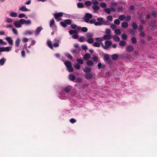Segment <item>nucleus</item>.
Instances as JSON below:
<instances>
[{
  "label": "nucleus",
  "instance_id": "obj_11",
  "mask_svg": "<svg viewBox=\"0 0 157 157\" xmlns=\"http://www.w3.org/2000/svg\"><path fill=\"white\" fill-rule=\"evenodd\" d=\"M90 24H94V25L96 26H99L100 25L99 21H96L95 19H93L90 20H89L88 22Z\"/></svg>",
  "mask_w": 157,
  "mask_h": 157
},
{
  "label": "nucleus",
  "instance_id": "obj_60",
  "mask_svg": "<svg viewBox=\"0 0 157 157\" xmlns=\"http://www.w3.org/2000/svg\"><path fill=\"white\" fill-rule=\"evenodd\" d=\"M121 37L124 40H126L127 38V36L125 34L123 33L121 35Z\"/></svg>",
  "mask_w": 157,
  "mask_h": 157
},
{
  "label": "nucleus",
  "instance_id": "obj_6",
  "mask_svg": "<svg viewBox=\"0 0 157 157\" xmlns=\"http://www.w3.org/2000/svg\"><path fill=\"white\" fill-rule=\"evenodd\" d=\"M92 14L86 13L85 14V17H83V20L86 23H88L90 19L92 17Z\"/></svg>",
  "mask_w": 157,
  "mask_h": 157
},
{
  "label": "nucleus",
  "instance_id": "obj_3",
  "mask_svg": "<svg viewBox=\"0 0 157 157\" xmlns=\"http://www.w3.org/2000/svg\"><path fill=\"white\" fill-rule=\"evenodd\" d=\"M24 21L22 19H21L18 21H15L13 23L15 27L16 28H20L22 25L23 24V21Z\"/></svg>",
  "mask_w": 157,
  "mask_h": 157
},
{
  "label": "nucleus",
  "instance_id": "obj_41",
  "mask_svg": "<svg viewBox=\"0 0 157 157\" xmlns=\"http://www.w3.org/2000/svg\"><path fill=\"white\" fill-rule=\"evenodd\" d=\"M132 42L133 44H136L137 42V40L136 38L134 36L132 37L131 39Z\"/></svg>",
  "mask_w": 157,
  "mask_h": 157
},
{
  "label": "nucleus",
  "instance_id": "obj_56",
  "mask_svg": "<svg viewBox=\"0 0 157 157\" xmlns=\"http://www.w3.org/2000/svg\"><path fill=\"white\" fill-rule=\"evenodd\" d=\"M76 81L77 83H80L82 82V79L80 77H78L76 78Z\"/></svg>",
  "mask_w": 157,
  "mask_h": 157
},
{
  "label": "nucleus",
  "instance_id": "obj_4",
  "mask_svg": "<svg viewBox=\"0 0 157 157\" xmlns=\"http://www.w3.org/2000/svg\"><path fill=\"white\" fill-rule=\"evenodd\" d=\"M49 26L51 27L54 32H56L57 30L56 25L55 24V21L54 19H52L49 22Z\"/></svg>",
  "mask_w": 157,
  "mask_h": 157
},
{
  "label": "nucleus",
  "instance_id": "obj_5",
  "mask_svg": "<svg viewBox=\"0 0 157 157\" xmlns=\"http://www.w3.org/2000/svg\"><path fill=\"white\" fill-rule=\"evenodd\" d=\"M103 60L109 65H111L113 63L112 60L109 59V55L108 54H105L104 55Z\"/></svg>",
  "mask_w": 157,
  "mask_h": 157
},
{
  "label": "nucleus",
  "instance_id": "obj_2",
  "mask_svg": "<svg viewBox=\"0 0 157 157\" xmlns=\"http://www.w3.org/2000/svg\"><path fill=\"white\" fill-rule=\"evenodd\" d=\"M97 20L98 21H99L100 25L99 26H101L102 25H109L110 24V22L107 20H104V18L101 17H99L97 18Z\"/></svg>",
  "mask_w": 157,
  "mask_h": 157
},
{
  "label": "nucleus",
  "instance_id": "obj_58",
  "mask_svg": "<svg viewBox=\"0 0 157 157\" xmlns=\"http://www.w3.org/2000/svg\"><path fill=\"white\" fill-rule=\"evenodd\" d=\"M145 35V32L143 31H140V34H139V36L140 37H144Z\"/></svg>",
  "mask_w": 157,
  "mask_h": 157
},
{
  "label": "nucleus",
  "instance_id": "obj_53",
  "mask_svg": "<svg viewBox=\"0 0 157 157\" xmlns=\"http://www.w3.org/2000/svg\"><path fill=\"white\" fill-rule=\"evenodd\" d=\"M93 45L95 47H100V44L98 42H95L93 43Z\"/></svg>",
  "mask_w": 157,
  "mask_h": 157
},
{
  "label": "nucleus",
  "instance_id": "obj_32",
  "mask_svg": "<svg viewBox=\"0 0 157 157\" xmlns=\"http://www.w3.org/2000/svg\"><path fill=\"white\" fill-rule=\"evenodd\" d=\"M87 42L90 44H92L94 42V40L93 38L92 37L88 38L87 40Z\"/></svg>",
  "mask_w": 157,
  "mask_h": 157
},
{
  "label": "nucleus",
  "instance_id": "obj_45",
  "mask_svg": "<svg viewBox=\"0 0 157 157\" xmlns=\"http://www.w3.org/2000/svg\"><path fill=\"white\" fill-rule=\"evenodd\" d=\"M23 34L24 35L26 36L28 35H32V33L29 31L26 30L23 33Z\"/></svg>",
  "mask_w": 157,
  "mask_h": 157
},
{
  "label": "nucleus",
  "instance_id": "obj_44",
  "mask_svg": "<svg viewBox=\"0 0 157 157\" xmlns=\"http://www.w3.org/2000/svg\"><path fill=\"white\" fill-rule=\"evenodd\" d=\"M114 33L116 34L120 35L121 34V32L119 29H116L114 31Z\"/></svg>",
  "mask_w": 157,
  "mask_h": 157
},
{
  "label": "nucleus",
  "instance_id": "obj_8",
  "mask_svg": "<svg viewBox=\"0 0 157 157\" xmlns=\"http://www.w3.org/2000/svg\"><path fill=\"white\" fill-rule=\"evenodd\" d=\"M104 49L106 50L109 48L112 45V42L110 40H106L105 42Z\"/></svg>",
  "mask_w": 157,
  "mask_h": 157
},
{
  "label": "nucleus",
  "instance_id": "obj_28",
  "mask_svg": "<svg viewBox=\"0 0 157 157\" xmlns=\"http://www.w3.org/2000/svg\"><path fill=\"white\" fill-rule=\"evenodd\" d=\"M64 63L67 68L68 67L72 65L71 63L68 61H66Z\"/></svg>",
  "mask_w": 157,
  "mask_h": 157
},
{
  "label": "nucleus",
  "instance_id": "obj_59",
  "mask_svg": "<svg viewBox=\"0 0 157 157\" xmlns=\"http://www.w3.org/2000/svg\"><path fill=\"white\" fill-rule=\"evenodd\" d=\"M7 43L6 42L3 41V40L0 39V45H6Z\"/></svg>",
  "mask_w": 157,
  "mask_h": 157
},
{
  "label": "nucleus",
  "instance_id": "obj_15",
  "mask_svg": "<svg viewBox=\"0 0 157 157\" xmlns=\"http://www.w3.org/2000/svg\"><path fill=\"white\" fill-rule=\"evenodd\" d=\"M5 39L10 44L12 45L13 44V40L11 37L7 36L5 38Z\"/></svg>",
  "mask_w": 157,
  "mask_h": 157
},
{
  "label": "nucleus",
  "instance_id": "obj_9",
  "mask_svg": "<svg viewBox=\"0 0 157 157\" xmlns=\"http://www.w3.org/2000/svg\"><path fill=\"white\" fill-rule=\"evenodd\" d=\"M64 16L67 18H70L71 19H74L77 17V15L75 14H68L65 13Z\"/></svg>",
  "mask_w": 157,
  "mask_h": 157
},
{
  "label": "nucleus",
  "instance_id": "obj_12",
  "mask_svg": "<svg viewBox=\"0 0 157 157\" xmlns=\"http://www.w3.org/2000/svg\"><path fill=\"white\" fill-rule=\"evenodd\" d=\"M54 43L53 44V46L55 48L58 47L59 46V42L60 41V38L55 39H54Z\"/></svg>",
  "mask_w": 157,
  "mask_h": 157
},
{
  "label": "nucleus",
  "instance_id": "obj_39",
  "mask_svg": "<svg viewBox=\"0 0 157 157\" xmlns=\"http://www.w3.org/2000/svg\"><path fill=\"white\" fill-rule=\"evenodd\" d=\"M93 35V34L91 33H87L86 34V37L88 38L92 37Z\"/></svg>",
  "mask_w": 157,
  "mask_h": 157
},
{
  "label": "nucleus",
  "instance_id": "obj_18",
  "mask_svg": "<svg viewBox=\"0 0 157 157\" xmlns=\"http://www.w3.org/2000/svg\"><path fill=\"white\" fill-rule=\"evenodd\" d=\"M19 10L23 12L30 11V10L27 8L25 6H23L20 8Z\"/></svg>",
  "mask_w": 157,
  "mask_h": 157
},
{
  "label": "nucleus",
  "instance_id": "obj_1",
  "mask_svg": "<svg viewBox=\"0 0 157 157\" xmlns=\"http://www.w3.org/2000/svg\"><path fill=\"white\" fill-rule=\"evenodd\" d=\"M73 89L74 87L70 85L60 87L59 90V98L62 100H65L70 98L73 95Z\"/></svg>",
  "mask_w": 157,
  "mask_h": 157
},
{
  "label": "nucleus",
  "instance_id": "obj_27",
  "mask_svg": "<svg viewBox=\"0 0 157 157\" xmlns=\"http://www.w3.org/2000/svg\"><path fill=\"white\" fill-rule=\"evenodd\" d=\"M47 44L48 46L51 49H53V47L52 43V41L50 40H48L47 41Z\"/></svg>",
  "mask_w": 157,
  "mask_h": 157
},
{
  "label": "nucleus",
  "instance_id": "obj_46",
  "mask_svg": "<svg viewBox=\"0 0 157 157\" xmlns=\"http://www.w3.org/2000/svg\"><path fill=\"white\" fill-rule=\"evenodd\" d=\"M126 44V42L124 40H121L119 43V45L121 46H124Z\"/></svg>",
  "mask_w": 157,
  "mask_h": 157
},
{
  "label": "nucleus",
  "instance_id": "obj_54",
  "mask_svg": "<svg viewBox=\"0 0 157 157\" xmlns=\"http://www.w3.org/2000/svg\"><path fill=\"white\" fill-rule=\"evenodd\" d=\"M85 39L84 37V36H81L79 37V41L80 42H84L85 41Z\"/></svg>",
  "mask_w": 157,
  "mask_h": 157
},
{
  "label": "nucleus",
  "instance_id": "obj_52",
  "mask_svg": "<svg viewBox=\"0 0 157 157\" xmlns=\"http://www.w3.org/2000/svg\"><path fill=\"white\" fill-rule=\"evenodd\" d=\"M136 31L133 29H130L129 30V33L132 36H134L135 35Z\"/></svg>",
  "mask_w": 157,
  "mask_h": 157
},
{
  "label": "nucleus",
  "instance_id": "obj_36",
  "mask_svg": "<svg viewBox=\"0 0 157 157\" xmlns=\"http://www.w3.org/2000/svg\"><path fill=\"white\" fill-rule=\"evenodd\" d=\"M6 59L4 58H2L0 59V65L2 66L3 65L6 61Z\"/></svg>",
  "mask_w": 157,
  "mask_h": 157
},
{
  "label": "nucleus",
  "instance_id": "obj_48",
  "mask_svg": "<svg viewBox=\"0 0 157 157\" xmlns=\"http://www.w3.org/2000/svg\"><path fill=\"white\" fill-rule=\"evenodd\" d=\"M119 19L121 21H123L125 18V16L124 14L121 15L118 17Z\"/></svg>",
  "mask_w": 157,
  "mask_h": 157
},
{
  "label": "nucleus",
  "instance_id": "obj_34",
  "mask_svg": "<svg viewBox=\"0 0 157 157\" xmlns=\"http://www.w3.org/2000/svg\"><path fill=\"white\" fill-rule=\"evenodd\" d=\"M76 60L78 64H82L83 63V60L81 58H78Z\"/></svg>",
  "mask_w": 157,
  "mask_h": 157
},
{
  "label": "nucleus",
  "instance_id": "obj_64",
  "mask_svg": "<svg viewBox=\"0 0 157 157\" xmlns=\"http://www.w3.org/2000/svg\"><path fill=\"white\" fill-rule=\"evenodd\" d=\"M151 15L154 17H157V13L155 11H153L151 13Z\"/></svg>",
  "mask_w": 157,
  "mask_h": 157
},
{
  "label": "nucleus",
  "instance_id": "obj_40",
  "mask_svg": "<svg viewBox=\"0 0 157 157\" xmlns=\"http://www.w3.org/2000/svg\"><path fill=\"white\" fill-rule=\"evenodd\" d=\"M72 21L69 19H66L64 20V22L66 24L70 25L71 24Z\"/></svg>",
  "mask_w": 157,
  "mask_h": 157
},
{
  "label": "nucleus",
  "instance_id": "obj_16",
  "mask_svg": "<svg viewBox=\"0 0 157 157\" xmlns=\"http://www.w3.org/2000/svg\"><path fill=\"white\" fill-rule=\"evenodd\" d=\"M42 29V28L40 27H39L37 28L34 33L35 35L36 36H37L40 33Z\"/></svg>",
  "mask_w": 157,
  "mask_h": 157
},
{
  "label": "nucleus",
  "instance_id": "obj_29",
  "mask_svg": "<svg viewBox=\"0 0 157 157\" xmlns=\"http://www.w3.org/2000/svg\"><path fill=\"white\" fill-rule=\"evenodd\" d=\"M65 56L70 60H72L73 59V57L68 52H66L65 53Z\"/></svg>",
  "mask_w": 157,
  "mask_h": 157
},
{
  "label": "nucleus",
  "instance_id": "obj_33",
  "mask_svg": "<svg viewBox=\"0 0 157 157\" xmlns=\"http://www.w3.org/2000/svg\"><path fill=\"white\" fill-rule=\"evenodd\" d=\"M113 40L116 42H119L120 41V38L118 36L114 35L113 36Z\"/></svg>",
  "mask_w": 157,
  "mask_h": 157
},
{
  "label": "nucleus",
  "instance_id": "obj_62",
  "mask_svg": "<svg viewBox=\"0 0 157 157\" xmlns=\"http://www.w3.org/2000/svg\"><path fill=\"white\" fill-rule=\"evenodd\" d=\"M88 29L86 27H82V28L81 31L85 33L87 31Z\"/></svg>",
  "mask_w": 157,
  "mask_h": 157
},
{
  "label": "nucleus",
  "instance_id": "obj_43",
  "mask_svg": "<svg viewBox=\"0 0 157 157\" xmlns=\"http://www.w3.org/2000/svg\"><path fill=\"white\" fill-rule=\"evenodd\" d=\"M105 12L108 14H110L111 13V10L110 9L108 8H106L104 9Z\"/></svg>",
  "mask_w": 157,
  "mask_h": 157
},
{
  "label": "nucleus",
  "instance_id": "obj_19",
  "mask_svg": "<svg viewBox=\"0 0 157 157\" xmlns=\"http://www.w3.org/2000/svg\"><path fill=\"white\" fill-rule=\"evenodd\" d=\"M83 71L86 73L90 72L91 69L90 67H86L85 68L83 69Z\"/></svg>",
  "mask_w": 157,
  "mask_h": 157
},
{
  "label": "nucleus",
  "instance_id": "obj_51",
  "mask_svg": "<svg viewBox=\"0 0 157 157\" xmlns=\"http://www.w3.org/2000/svg\"><path fill=\"white\" fill-rule=\"evenodd\" d=\"M74 66L75 68L77 70H78L80 69V66L78 63L74 65Z\"/></svg>",
  "mask_w": 157,
  "mask_h": 157
},
{
  "label": "nucleus",
  "instance_id": "obj_63",
  "mask_svg": "<svg viewBox=\"0 0 157 157\" xmlns=\"http://www.w3.org/2000/svg\"><path fill=\"white\" fill-rule=\"evenodd\" d=\"M82 48L84 50H86L88 49V47L86 45L83 44L81 46Z\"/></svg>",
  "mask_w": 157,
  "mask_h": 157
},
{
  "label": "nucleus",
  "instance_id": "obj_38",
  "mask_svg": "<svg viewBox=\"0 0 157 157\" xmlns=\"http://www.w3.org/2000/svg\"><path fill=\"white\" fill-rule=\"evenodd\" d=\"M10 15L11 17H15L17 16V13L16 12H12L10 13Z\"/></svg>",
  "mask_w": 157,
  "mask_h": 157
},
{
  "label": "nucleus",
  "instance_id": "obj_61",
  "mask_svg": "<svg viewBox=\"0 0 157 157\" xmlns=\"http://www.w3.org/2000/svg\"><path fill=\"white\" fill-rule=\"evenodd\" d=\"M95 40L97 42H101L102 41H103V38H102L101 37H97L95 38Z\"/></svg>",
  "mask_w": 157,
  "mask_h": 157
},
{
  "label": "nucleus",
  "instance_id": "obj_42",
  "mask_svg": "<svg viewBox=\"0 0 157 157\" xmlns=\"http://www.w3.org/2000/svg\"><path fill=\"white\" fill-rule=\"evenodd\" d=\"M99 5L101 7L104 8V9L106 8L107 6L106 4L104 2L100 3Z\"/></svg>",
  "mask_w": 157,
  "mask_h": 157
},
{
  "label": "nucleus",
  "instance_id": "obj_50",
  "mask_svg": "<svg viewBox=\"0 0 157 157\" xmlns=\"http://www.w3.org/2000/svg\"><path fill=\"white\" fill-rule=\"evenodd\" d=\"M69 33L70 35L74 34H77V31L76 30H71L69 31Z\"/></svg>",
  "mask_w": 157,
  "mask_h": 157
},
{
  "label": "nucleus",
  "instance_id": "obj_23",
  "mask_svg": "<svg viewBox=\"0 0 157 157\" xmlns=\"http://www.w3.org/2000/svg\"><path fill=\"white\" fill-rule=\"evenodd\" d=\"M90 54L86 53L83 56V59L84 60H86L90 59Z\"/></svg>",
  "mask_w": 157,
  "mask_h": 157
},
{
  "label": "nucleus",
  "instance_id": "obj_47",
  "mask_svg": "<svg viewBox=\"0 0 157 157\" xmlns=\"http://www.w3.org/2000/svg\"><path fill=\"white\" fill-rule=\"evenodd\" d=\"M77 7L78 8H82L84 7V6L82 3H77Z\"/></svg>",
  "mask_w": 157,
  "mask_h": 157
},
{
  "label": "nucleus",
  "instance_id": "obj_37",
  "mask_svg": "<svg viewBox=\"0 0 157 157\" xmlns=\"http://www.w3.org/2000/svg\"><path fill=\"white\" fill-rule=\"evenodd\" d=\"M92 4V2L89 1H87L85 2L84 5L87 6H89Z\"/></svg>",
  "mask_w": 157,
  "mask_h": 157
},
{
  "label": "nucleus",
  "instance_id": "obj_20",
  "mask_svg": "<svg viewBox=\"0 0 157 157\" xmlns=\"http://www.w3.org/2000/svg\"><path fill=\"white\" fill-rule=\"evenodd\" d=\"M22 20H24V21H23V24H25L26 25H29L31 24V21L29 19L26 20L25 19H22Z\"/></svg>",
  "mask_w": 157,
  "mask_h": 157
},
{
  "label": "nucleus",
  "instance_id": "obj_57",
  "mask_svg": "<svg viewBox=\"0 0 157 157\" xmlns=\"http://www.w3.org/2000/svg\"><path fill=\"white\" fill-rule=\"evenodd\" d=\"M114 22L115 24L117 25H119L120 24V21L118 19H116L114 20Z\"/></svg>",
  "mask_w": 157,
  "mask_h": 157
},
{
  "label": "nucleus",
  "instance_id": "obj_49",
  "mask_svg": "<svg viewBox=\"0 0 157 157\" xmlns=\"http://www.w3.org/2000/svg\"><path fill=\"white\" fill-rule=\"evenodd\" d=\"M67 71L69 72H72L73 70V68L72 67V66L71 65V66L67 67Z\"/></svg>",
  "mask_w": 157,
  "mask_h": 157
},
{
  "label": "nucleus",
  "instance_id": "obj_30",
  "mask_svg": "<svg viewBox=\"0 0 157 157\" xmlns=\"http://www.w3.org/2000/svg\"><path fill=\"white\" fill-rule=\"evenodd\" d=\"M79 51L78 50V51L77 49H72L71 50V52L73 55L76 54H78L79 53Z\"/></svg>",
  "mask_w": 157,
  "mask_h": 157
},
{
  "label": "nucleus",
  "instance_id": "obj_17",
  "mask_svg": "<svg viewBox=\"0 0 157 157\" xmlns=\"http://www.w3.org/2000/svg\"><path fill=\"white\" fill-rule=\"evenodd\" d=\"M92 8L93 10L94 13H97L98 11L100 9V7L98 5H95L92 6Z\"/></svg>",
  "mask_w": 157,
  "mask_h": 157
},
{
  "label": "nucleus",
  "instance_id": "obj_55",
  "mask_svg": "<svg viewBox=\"0 0 157 157\" xmlns=\"http://www.w3.org/2000/svg\"><path fill=\"white\" fill-rule=\"evenodd\" d=\"M92 3L93 5H98L99 2L97 0H92Z\"/></svg>",
  "mask_w": 157,
  "mask_h": 157
},
{
  "label": "nucleus",
  "instance_id": "obj_7",
  "mask_svg": "<svg viewBox=\"0 0 157 157\" xmlns=\"http://www.w3.org/2000/svg\"><path fill=\"white\" fill-rule=\"evenodd\" d=\"M63 13L59 12L53 14L55 18L57 21H59L61 19V17L63 16Z\"/></svg>",
  "mask_w": 157,
  "mask_h": 157
},
{
  "label": "nucleus",
  "instance_id": "obj_24",
  "mask_svg": "<svg viewBox=\"0 0 157 157\" xmlns=\"http://www.w3.org/2000/svg\"><path fill=\"white\" fill-rule=\"evenodd\" d=\"M20 39L19 38H17L15 41V44L17 48H18L20 44Z\"/></svg>",
  "mask_w": 157,
  "mask_h": 157
},
{
  "label": "nucleus",
  "instance_id": "obj_21",
  "mask_svg": "<svg viewBox=\"0 0 157 157\" xmlns=\"http://www.w3.org/2000/svg\"><path fill=\"white\" fill-rule=\"evenodd\" d=\"M103 40H109L111 38V36L110 34L105 35L103 37Z\"/></svg>",
  "mask_w": 157,
  "mask_h": 157
},
{
  "label": "nucleus",
  "instance_id": "obj_35",
  "mask_svg": "<svg viewBox=\"0 0 157 157\" xmlns=\"http://www.w3.org/2000/svg\"><path fill=\"white\" fill-rule=\"evenodd\" d=\"M132 27L135 30L137 29H138V25L135 22H133L132 23Z\"/></svg>",
  "mask_w": 157,
  "mask_h": 157
},
{
  "label": "nucleus",
  "instance_id": "obj_26",
  "mask_svg": "<svg viewBox=\"0 0 157 157\" xmlns=\"http://www.w3.org/2000/svg\"><path fill=\"white\" fill-rule=\"evenodd\" d=\"M69 78L71 81H73L75 79V75L72 74H70L69 76Z\"/></svg>",
  "mask_w": 157,
  "mask_h": 157
},
{
  "label": "nucleus",
  "instance_id": "obj_13",
  "mask_svg": "<svg viewBox=\"0 0 157 157\" xmlns=\"http://www.w3.org/2000/svg\"><path fill=\"white\" fill-rule=\"evenodd\" d=\"M93 77V75L91 73H85V78L87 80H89L92 78Z\"/></svg>",
  "mask_w": 157,
  "mask_h": 157
},
{
  "label": "nucleus",
  "instance_id": "obj_22",
  "mask_svg": "<svg viewBox=\"0 0 157 157\" xmlns=\"http://www.w3.org/2000/svg\"><path fill=\"white\" fill-rule=\"evenodd\" d=\"M121 26L124 28H126L128 27V24L126 21H124L121 23Z\"/></svg>",
  "mask_w": 157,
  "mask_h": 157
},
{
  "label": "nucleus",
  "instance_id": "obj_25",
  "mask_svg": "<svg viewBox=\"0 0 157 157\" xmlns=\"http://www.w3.org/2000/svg\"><path fill=\"white\" fill-rule=\"evenodd\" d=\"M119 55L118 54H115L111 56V58L113 60H117L118 59Z\"/></svg>",
  "mask_w": 157,
  "mask_h": 157
},
{
  "label": "nucleus",
  "instance_id": "obj_31",
  "mask_svg": "<svg viewBox=\"0 0 157 157\" xmlns=\"http://www.w3.org/2000/svg\"><path fill=\"white\" fill-rule=\"evenodd\" d=\"M86 64L88 66H92L94 64V63L92 60H89L86 62Z\"/></svg>",
  "mask_w": 157,
  "mask_h": 157
},
{
  "label": "nucleus",
  "instance_id": "obj_10",
  "mask_svg": "<svg viewBox=\"0 0 157 157\" xmlns=\"http://www.w3.org/2000/svg\"><path fill=\"white\" fill-rule=\"evenodd\" d=\"M11 49L10 47H2L0 48V52H9Z\"/></svg>",
  "mask_w": 157,
  "mask_h": 157
},
{
  "label": "nucleus",
  "instance_id": "obj_14",
  "mask_svg": "<svg viewBox=\"0 0 157 157\" xmlns=\"http://www.w3.org/2000/svg\"><path fill=\"white\" fill-rule=\"evenodd\" d=\"M134 50V48L132 45H129L127 46L126 51L128 52H132Z\"/></svg>",
  "mask_w": 157,
  "mask_h": 157
}]
</instances>
